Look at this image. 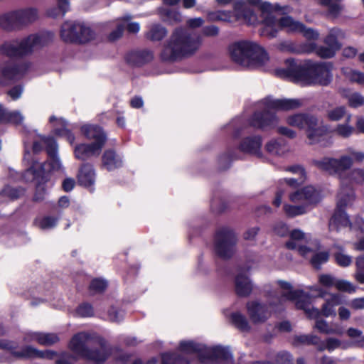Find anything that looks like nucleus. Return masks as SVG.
Here are the masks:
<instances>
[{"mask_svg":"<svg viewBox=\"0 0 364 364\" xmlns=\"http://www.w3.org/2000/svg\"><path fill=\"white\" fill-rule=\"evenodd\" d=\"M262 11L263 26L260 28V34L263 36L274 38L279 31L284 30L288 33H301L309 40H316L319 37L316 31L306 28L301 22L291 16L286 15L280 18L276 16V11L291 12L292 8L289 6L282 7L277 4H265L262 6Z\"/></svg>","mask_w":364,"mask_h":364,"instance_id":"obj_1","label":"nucleus"},{"mask_svg":"<svg viewBox=\"0 0 364 364\" xmlns=\"http://www.w3.org/2000/svg\"><path fill=\"white\" fill-rule=\"evenodd\" d=\"M331 70L332 65L328 63H316L306 61L297 63L288 59L283 68L275 70V75L301 85H327L332 80Z\"/></svg>","mask_w":364,"mask_h":364,"instance_id":"obj_2","label":"nucleus"},{"mask_svg":"<svg viewBox=\"0 0 364 364\" xmlns=\"http://www.w3.org/2000/svg\"><path fill=\"white\" fill-rule=\"evenodd\" d=\"M69 348L77 356L96 364L105 362L111 353V348L100 336L85 332L75 335Z\"/></svg>","mask_w":364,"mask_h":364,"instance_id":"obj_3","label":"nucleus"},{"mask_svg":"<svg viewBox=\"0 0 364 364\" xmlns=\"http://www.w3.org/2000/svg\"><path fill=\"white\" fill-rule=\"evenodd\" d=\"M43 146H46L48 156L49 169L45 167V164L38 163L33 156V154L28 150L29 148L27 145L25 147L23 160L30 165V167L26 170V174H32V179H34L41 173L49 171H60L63 168L62 163L58 156V144L53 138L35 134L32 146L33 153L37 154L41 151L43 149Z\"/></svg>","mask_w":364,"mask_h":364,"instance_id":"obj_4","label":"nucleus"},{"mask_svg":"<svg viewBox=\"0 0 364 364\" xmlns=\"http://www.w3.org/2000/svg\"><path fill=\"white\" fill-rule=\"evenodd\" d=\"M262 111H257L250 119V124L262 129H273L279 122V118L272 111H291L299 108L303 101L299 99H274L267 97L261 102Z\"/></svg>","mask_w":364,"mask_h":364,"instance_id":"obj_5","label":"nucleus"},{"mask_svg":"<svg viewBox=\"0 0 364 364\" xmlns=\"http://www.w3.org/2000/svg\"><path fill=\"white\" fill-rule=\"evenodd\" d=\"M279 285L282 289L283 297L293 301L297 309H303L310 318H317L321 314L326 317L335 316V307L341 303V296L338 294H333L331 298L323 304L321 311L311 307L309 304V296L304 291L294 290L291 285L287 282H279Z\"/></svg>","mask_w":364,"mask_h":364,"instance_id":"obj_6","label":"nucleus"},{"mask_svg":"<svg viewBox=\"0 0 364 364\" xmlns=\"http://www.w3.org/2000/svg\"><path fill=\"white\" fill-rule=\"evenodd\" d=\"M202 44L201 38L183 28L176 29L161 53L164 61H174L196 52Z\"/></svg>","mask_w":364,"mask_h":364,"instance_id":"obj_7","label":"nucleus"},{"mask_svg":"<svg viewBox=\"0 0 364 364\" xmlns=\"http://www.w3.org/2000/svg\"><path fill=\"white\" fill-rule=\"evenodd\" d=\"M229 53L237 64L250 68H260L269 60L267 53L260 46L252 41H240L231 45Z\"/></svg>","mask_w":364,"mask_h":364,"instance_id":"obj_8","label":"nucleus"},{"mask_svg":"<svg viewBox=\"0 0 364 364\" xmlns=\"http://www.w3.org/2000/svg\"><path fill=\"white\" fill-rule=\"evenodd\" d=\"M50 32L31 34L28 36L5 42L1 48V53L11 58H22L46 45L53 39Z\"/></svg>","mask_w":364,"mask_h":364,"instance_id":"obj_9","label":"nucleus"},{"mask_svg":"<svg viewBox=\"0 0 364 364\" xmlns=\"http://www.w3.org/2000/svg\"><path fill=\"white\" fill-rule=\"evenodd\" d=\"M247 3L250 5L257 6L260 11L259 18L255 12L247 6L246 3L239 1L235 4L233 11H220L213 14L210 16L212 20H220L233 21H239L250 25H255L260 23L261 27L263 26V14L262 6L265 4H269L262 0H247Z\"/></svg>","mask_w":364,"mask_h":364,"instance_id":"obj_10","label":"nucleus"},{"mask_svg":"<svg viewBox=\"0 0 364 364\" xmlns=\"http://www.w3.org/2000/svg\"><path fill=\"white\" fill-rule=\"evenodd\" d=\"M277 281L274 290L267 289L266 291L269 294L268 304H262L257 301H252L247 303L246 308L249 318L252 323L259 324L265 322L270 316L272 311H277L280 309L279 306H282L284 301H287L283 297L282 289L279 285Z\"/></svg>","mask_w":364,"mask_h":364,"instance_id":"obj_11","label":"nucleus"},{"mask_svg":"<svg viewBox=\"0 0 364 364\" xmlns=\"http://www.w3.org/2000/svg\"><path fill=\"white\" fill-rule=\"evenodd\" d=\"M286 122L288 125L299 129L306 128V138L309 144L326 145V137L328 128L326 126L319 125L318 119L316 117L304 113H296L288 116Z\"/></svg>","mask_w":364,"mask_h":364,"instance_id":"obj_12","label":"nucleus"},{"mask_svg":"<svg viewBox=\"0 0 364 364\" xmlns=\"http://www.w3.org/2000/svg\"><path fill=\"white\" fill-rule=\"evenodd\" d=\"M353 200V191L348 187H342L338 195V208L329 222V228L331 230L339 231L343 228L347 227L351 230H358L357 220L361 218L358 217L352 223L343 210L344 207L350 205Z\"/></svg>","mask_w":364,"mask_h":364,"instance_id":"obj_13","label":"nucleus"},{"mask_svg":"<svg viewBox=\"0 0 364 364\" xmlns=\"http://www.w3.org/2000/svg\"><path fill=\"white\" fill-rule=\"evenodd\" d=\"M321 196L320 191L311 186H306L289 194V200L293 203H303L304 204L284 205V211L289 217H296L306 213L308 206L316 204L320 201Z\"/></svg>","mask_w":364,"mask_h":364,"instance_id":"obj_14","label":"nucleus"},{"mask_svg":"<svg viewBox=\"0 0 364 364\" xmlns=\"http://www.w3.org/2000/svg\"><path fill=\"white\" fill-rule=\"evenodd\" d=\"M179 350L184 355H191L202 361L211 356L221 358H228V351L223 347L217 346L209 348L203 344L196 343L191 341H181L179 345Z\"/></svg>","mask_w":364,"mask_h":364,"instance_id":"obj_15","label":"nucleus"},{"mask_svg":"<svg viewBox=\"0 0 364 364\" xmlns=\"http://www.w3.org/2000/svg\"><path fill=\"white\" fill-rule=\"evenodd\" d=\"M15 343L6 340H0V354L8 350L18 358H42L55 360L58 358L57 352L51 350H38L32 346H26L21 351H15Z\"/></svg>","mask_w":364,"mask_h":364,"instance_id":"obj_16","label":"nucleus"},{"mask_svg":"<svg viewBox=\"0 0 364 364\" xmlns=\"http://www.w3.org/2000/svg\"><path fill=\"white\" fill-rule=\"evenodd\" d=\"M237 235L230 228H222L215 235V251L220 257H230L235 250Z\"/></svg>","mask_w":364,"mask_h":364,"instance_id":"obj_17","label":"nucleus"},{"mask_svg":"<svg viewBox=\"0 0 364 364\" xmlns=\"http://www.w3.org/2000/svg\"><path fill=\"white\" fill-rule=\"evenodd\" d=\"M313 164L318 168L327 171L330 174H339L351 168L353 159L345 154L339 159L326 157L316 159L313 161Z\"/></svg>","mask_w":364,"mask_h":364,"instance_id":"obj_18","label":"nucleus"},{"mask_svg":"<svg viewBox=\"0 0 364 364\" xmlns=\"http://www.w3.org/2000/svg\"><path fill=\"white\" fill-rule=\"evenodd\" d=\"M309 237L299 229L289 232V240L286 247L289 250H296L301 256L307 257L312 253V248L307 245Z\"/></svg>","mask_w":364,"mask_h":364,"instance_id":"obj_19","label":"nucleus"},{"mask_svg":"<svg viewBox=\"0 0 364 364\" xmlns=\"http://www.w3.org/2000/svg\"><path fill=\"white\" fill-rule=\"evenodd\" d=\"M82 134L90 140H93L92 144H98L103 147L106 142V136L102 129L96 125L86 124L81 127Z\"/></svg>","mask_w":364,"mask_h":364,"instance_id":"obj_20","label":"nucleus"},{"mask_svg":"<svg viewBox=\"0 0 364 364\" xmlns=\"http://www.w3.org/2000/svg\"><path fill=\"white\" fill-rule=\"evenodd\" d=\"M25 342H36L42 346H52L60 340L58 336L53 333L29 332L23 338Z\"/></svg>","mask_w":364,"mask_h":364,"instance_id":"obj_21","label":"nucleus"},{"mask_svg":"<svg viewBox=\"0 0 364 364\" xmlns=\"http://www.w3.org/2000/svg\"><path fill=\"white\" fill-rule=\"evenodd\" d=\"M102 147L94 144H80L74 149L75 157L80 160H86L93 156H98Z\"/></svg>","mask_w":364,"mask_h":364,"instance_id":"obj_22","label":"nucleus"},{"mask_svg":"<svg viewBox=\"0 0 364 364\" xmlns=\"http://www.w3.org/2000/svg\"><path fill=\"white\" fill-rule=\"evenodd\" d=\"M249 269L240 271L236 276L235 280V291L240 296H247L252 291L253 285L251 280L246 274Z\"/></svg>","mask_w":364,"mask_h":364,"instance_id":"obj_23","label":"nucleus"},{"mask_svg":"<svg viewBox=\"0 0 364 364\" xmlns=\"http://www.w3.org/2000/svg\"><path fill=\"white\" fill-rule=\"evenodd\" d=\"M265 150L269 154L277 156H284L291 151L289 144L282 139L269 141L265 144Z\"/></svg>","mask_w":364,"mask_h":364,"instance_id":"obj_24","label":"nucleus"},{"mask_svg":"<svg viewBox=\"0 0 364 364\" xmlns=\"http://www.w3.org/2000/svg\"><path fill=\"white\" fill-rule=\"evenodd\" d=\"M262 138L259 136L245 138L239 146V149L245 153L261 156Z\"/></svg>","mask_w":364,"mask_h":364,"instance_id":"obj_25","label":"nucleus"},{"mask_svg":"<svg viewBox=\"0 0 364 364\" xmlns=\"http://www.w3.org/2000/svg\"><path fill=\"white\" fill-rule=\"evenodd\" d=\"M49 122L53 124L54 132L56 134L65 137L70 144L74 142L75 137L74 134L65 127L66 124L63 119H57L54 116H52L50 117Z\"/></svg>","mask_w":364,"mask_h":364,"instance_id":"obj_26","label":"nucleus"},{"mask_svg":"<svg viewBox=\"0 0 364 364\" xmlns=\"http://www.w3.org/2000/svg\"><path fill=\"white\" fill-rule=\"evenodd\" d=\"M21 70L10 64H5L1 68L0 83L6 85L16 80L21 75Z\"/></svg>","mask_w":364,"mask_h":364,"instance_id":"obj_27","label":"nucleus"},{"mask_svg":"<svg viewBox=\"0 0 364 364\" xmlns=\"http://www.w3.org/2000/svg\"><path fill=\"white\" fill-rule=\"evenodd\" d=\"M78 23L67 21L64 23L60 29V37L63 41L67 43H75L76 41L77 29Z\"/></svg>","mask_w":364,"mask_h":364,"instance_id":"obj_28","label":"nucleus"},{"mask_svg":"<svg viewBox=\"0 0 364 364\" xmlns=\"http://www.w3.org/2000/svg\"><path fill=\"white\" fill-rule=\"evenodd\" d=\"M333 251V257L338 265L342 267H348L352 264V257L346 253L343 247L338 244H334Z\"/></svg>","mask_w":364,"mask_h":364,"instance_id":"obj_29","label":"nucleus"},{"mask_svg":"<svg viewBox=\"0 0 364 364\" xmlns=\"http://www.w3.org/2000/svg\"><path fill=\"white\" fill-rule=\"evenodd\" d=\"M341 95L347 100L348 105L353 108H357L364 105V96L357 92H352L348 89H341Z\"/></svg>","mask_w":364,"mask_h":364,"instance_id":"obj_30","label":"nucleus"},{"mask_svg":"<svg viewBox=\"0 0 364 364\" xmlns=\"http://www.w3.org/2000/svg\"><path fill=\"white\" fill-rule=\"evenodd\" d=\"M345 37V33L342 30L338 28H333L329 31L328 34L325 38L324 43L327 46H331L338 50L341 46L339 41Z\"/></svg>","mask_w":364,"mask_h":364,"instance_id":"obj_31","label":"nucleus"},{"mask_svg":"<svg viewBox=\"0 0 364 364\" xmlns=\"http://www.w3.org/2000/svg\"><path fill=\"white\" fill-rule=\"evenodd\" d=\"M121 158L113 151L107 150L102 156L103 166L108 171H112L122 166Z\"/></svg>","mask_w":364,"mask_h":364,"instance_id":"obj_32","label":"nucleus"},{"mask_svg":"<svg viewBox=\"0 0 364 364\" xmlns=\"http://www.w3.org/2000/svg\"><path fill=\"white\" fill-rule=\"evenodd\" d=\"M79 183L85 187H90L95 182V172L89 164L84 165L78 174Z\"/></svg>","mask_w":364,"mask_h":364,"instance_id":"obj_33","label":"nucleus"},{"mask_svg":"<svg viewBox=\"0 0 364 364\" xmlns=\"http://www.w3.org/2000/svg\"><path fill=\"white\" fill-rule=\"evenodd\" d=\"M16 16L18 25H26L37 19L38 12L36 9L30 8L16 11Z\"/></svg>","mask_w":364,"mask_h":364,"instance_id":"obj_34","label":"nucleus"},{"mask_svg":"<svg viewBox=\"0 0 364 364\" xmlns=\"http://www.w3.org/2000/svg\"><path fill=\"white\" fill-rule=\"evenodd\" d=\"M230 321L242 331H249L250 330V325L247 318L240 311L231 313L230 315Z\"/></svg>","mask_w":364,"mask_h":364,"instance_id":"obj_35","label":"nucleus"},{"mask_svg":"<svg viewBox=\"0 0 364 364\" xmlns=\"http://www.w3.org/2000/svg\"><path fill=\"white\" fill-rule=\"evenodd\" d=\"M303 51L307 53L315 51L316 53L321 58H330L334 56L337 50L328 46V47L321 46L319 48H316L314 43H311L303 49Z\"/></svg>","mask_w":364,"mask_h":364,"instance_id":"obj_36","label":"nucleus"},{"mask_svg":"<svg viewBox=\"0 0 364 364\" xmlns=\"http://www.w3.org/2000/svg\"><path fill=\"white\" fill-rule=\"evenodd\" d=\"M351 118L352 115L348 114L345 123L338 124L335 127L334 132L336 135L343 138H348L354 133L355 129L350 124Z\"/></svg>","mask_w":364,"mask_h":364,"instance_id":"obj_37","label":"nucleus"},{"mask_svg":"<svg viewBox=\"0 0 364 364\" xmlns=\"http://www.w3.org/2000/svg\"><path fill=\"white\" fill-rule=\"evenodd\" d=\"M314 328L317 329L320 333L325 334L342 335L343 333V328L341 327L338 326L332 327L323 319H317L316 321Z\"/></svg>","mask_w":364,"mask_h":364,"instance_id":"obj_38","label":"nucleus"},{"mask_svg":"<svg viewBox=\"0 0 364 364\" xmlns=\"http://www.w3.org/2000/svg\"><path fill=\"white\" fill-rule=\"evenodd\" d=\"M348 114H350L347 112L345 106H338L328 109L326 112V117L330 121L337 122L343 118L346 119Z\"/></svg>","mask_w":364,"mask_h":364,"instance_id":"obj_39","label":"nucleus"},{"mask_svg":"<svg viewBox=\"0 0 364 364\" xmlns=\"http://www.w3.org/2000/svg\"><path fill=\"white\" fill-rule=\"evenodd\" d=\"M342 73L350 81L364 85V73L350 68H343Z\"/></svg>","mask_w":364,"mask_h":364,"instance_id":"obj_40","label":"nucleus"},{"mask_svg":"<svg viewBox=\"0 0 364 364\" xmlns=\"http://www.w3.org/2000/svg\"><path fill=\"white\" fill-rule=\"evenodd\" d=\"M182 361L180 359H176L174 353H165L161 355V362L159 363L158 360L153 358L144 364H181ZM132 364H143L140 360H136Z\"/></svg>","mask_w":364,"mask_h":364,"instance_id":"obj_41","label":"nucleus"},{"mask_svg":"<svg viewBox=\"0 0 364 364\" xmlns=\"http://www.w3.org/2000/svg\"><path fill=\"white\" fill-rule=\"evenodd\" d=\"M341 0H319L321 5L326 6L328 13L334 16H338L343 11V6L340 4Z\"/></svg>","mask_w":364,"mask_h":364,"instance_id":"obj_42","label":"nucleus"},{"mask_svg":"<svg viewBox=\"0 0 364 364\" xmlns=\"http://www.w3.org/2000/svg\"><path fill=\"white\" fill-rule=\"evenodd\" d=\"M77 29H78V32L75 43H84L92 39L94 34L89 27L78 23Z\"/></svg>","mask_w":364,"mask_h":364,"instance_id":"obj_43","label":"nucleus"},{"mask_svg":"<svg viewBox=\"0 0 364 364\" xmlns=\"http://www.w3.org/2000/svg\"><path fill=\"white\" fill-rule=\"evenodd\" d=\"M58 6L50 9L48 11L49 16L57 18L61 17L69 10L70 6L68 0H57Z\"/></svg>","mask_w":364,"mask_h":364,"instance_id":"obj_44","label":"nucleus"},{"mask_svg":"<svg viewBox=\"0 0 364 364\" xmlns=\"http://www.w3.org/2000/svg\"><path fill=\"white\" fill-rule=\"evenodd\" d=\"M15 26H18L17 23L16 11L4 14L0 16V26L4 29H11Z\"/></svg>","mask_w":364,"mask_h":364,"instance_id":"obj_45","label":"nucleus"},{"mask_svg":"<svg viewBox=\"0 0 364 364\" xmlns=\"http://www.w3.org/2000/svg\"><path fill=\"white\" fill-rule=\"evenodd\" d=\"M166 34L167 31L165 28L158 24H154L150 27L146 36L151 41H161Z\"/></svg>","mask_w":364,"mask_h":364,"instance_id":"obj_46","label":"nucleus"},{"mask_svg":"<svg viewBox=\"0 0 364 364\" xmlns=\"http://www.w3.org/2000/svg\"><path fill=\"white\" fill-rule=\"evenodd\" d=\"M58 219L51 216H46L36 218L34 221L35 225L41 230H49L54 228L57 224Z\"/></svg>","mask_w":364,"mask_h":364,"instance_id":"obj_47","label":"nucleus"},{"mask_svg":"<svg viewBox=\"0 0 364 364\" xmlns=\"http://www.w3.org/2000/svg\"><path fill=\"white\" fill-rule=\"evenodd\" d=\"M355 279L360 284H364V255H360L355 259Z\"/></svg>","mask_w":364,"mask_h":364,"instance_id":"obj_48","label":"nucleus"},{"mask_svg":"<svg viewBox=\"0 0 364 364\" xmlns=\"http://www.w3.org/2000/svg\"><path fill=\"white\" fill-rule=\"evenodd\" d=\"M311 262L312 265L316 268H319V267L326 262L329 257V254L328 252H321L316 254H313V252L309 256H311Z\"/></svg>","mask_w":364,"mask_h":364,"instance_id":"obj_49","label":"nucleus"},{"mask_svg":"<svg viewBox=\"0 0 364 364\" xmlns=\"http://www.w3.org/2000/svg\"><path fill=\"white\" fill-rule=\"evenodd\" d=\"M335 288L341 291L354 293L356 291V287L349 281L345 279H336Z\"/></svg>","mask_w":364,"mask_h":364,"instance_id":"obj_50","label":"nucleus"},{"mask_svg":"<svg viewBox=\"0 0 364 364\" xmlns=\"http://www.w3.org/2000/svg\"><path fill=\"white\" fill-rule=\"evenodd\" d=\"M23 119L24 117L19 111H7L4 123H11L19 125L22 124Z\"/></svg>","mask_w":364,"mask_h":364,"instance_id":"obj_51","label":"nucleus"},{"mask_svg":"<svg viewBox=\"0 0 364 364\" xmlns=\"http://www.w3.org/2000/svg\"><path fill=\"white\" fill-rule=\"evenodd\" d=\"M341 345V342L340 340L334 338H329L326 339L325 343H322L318 348L321 350L327 349L329 351H332L336 348H338Z\"/></svg>","mask_w":364,"mask_h":364,"instance_id":"obj_52","label":"nucleus"},{"mask_svg":"<svg viewBox=\"0 0 364 364\" xmlns=\"http://www.w3.org/2000/svg\"><path fill=\"white\" fill-rule=\"evenodd\" d=\"M295 341L298 343L307 345H318L320 343V338L316 335H301L296 337Z\"/></svg>","mask_w":364,"mask_h":364,"instance_id":"obj_53","label":"nucleus"},{"mask_svg":"<svg viewBox=\"0 0 364 364\" xmlns=\"http://www.w3.org/2000/svg\"><path fill=\"white\" fill-rule=\"evenodd\" d=\"M131 19L132 17L130 16H125L121 18L122 23L124 25V28L127 27L129 33H136L140 30V26L136 22L131 21Z\"/></svg>","mask_w":364,"mask_h":364,"instance_id":"obj_54","label":"nucleus"},{"mask_svg":"<svg viewBox=\"0 0 364 364\" xmlns=\"http://www.w3.org/2000/svg\"><path fill=\"white\" fill-rule=\"evenodd\" d=\"M336 279L331 274H323L318 276V283L325 288L335 287Z\"/></svg>","mask_w":364,"mask_h":364,"instance_id":"obj_55","label":"nucleus"},{"mask_svg":"<svg viewBox=\"0 0 364 364\" xmlns=\"http://www.w3.org/2000/svg\"><path fill=\"white\" fill-rule=\"evenodd\" d=\"M347 335L355 341V343L359 346H364V336H362V331L354 328H350L347 330Z\"/></svg>","mask_w":364,"mask_h":364,"instance_id":"obj_56","label":"nucleus"},{"mask_svg":"<svg viewBox=\"0 0 364 364\" xmlns=\"http://www.w3.org/2000/svg\"><path fill=\"white\" fill-rule=\"evenodd\" d=\"M23 193V190L17 189V188H12V187H10V186L5 187L2 190V191H1V194L4 196H6V197L9 198L11 200L18 198Z\"/></svg>","mask_w":364,"mask_h":364,"instance_id":"obj_57","label":"nucleus"},{"mask_svg":"<svg viewBox=\"0 0 364 364\" xmlns=\"http://www.w3.org/2000/svg\"><path fill=\"white\" fill-rule=\"evenodd\" d=\"M74 355H70L67 353H63L60 355H58V358L56 359V364H75L76 360L78 356H77L74 353Z\"/></svg>","mask_w":364,"mask_h":364,"instance_id":"obj_58","label":"nucleus"},{"mask_svg":"<svg viewBox=\"0 0 364 364\" xmlns=\"http://www.w3.org/2000/svg\"><path fill=\"white\" fill-rule=\"evenodd\" d=\"M107 287V282L101 279H95L92 280L90 289L94 293L101 292Z\"/></svg>","mask_w":364,"mask_h":364,"instance_id":"obj_59","label":"nucleus"},{"mask_svg":"<svg viewBox=\"0 0 364 364\" xmlns=\"http://www.w3.org/2000/svg\"><path fill=\"white\" fill-rule=\"evenodd\" d=\"M286 171L298 175L300 182H304L306 178V171L304 167L300 165H293L289 166L286 168Z\"/></svg>","mask_w":364,"mask_h":364,"instance_id":"obj_60","label":"nucleus"},{"mask_svg":"<svg viewBox=\"0 0 364 364\" xmlns=\"http://www.w3.org/2000/svg\"><path fill=\"white\" fill-rule=\"evenodd\" d=\"M124 30V25L122 23L121 19H119L117 23V28L109 35V39L110 41H116L119 39L123 34Z\"/></svg>","mask_w":364,"mask_h":364,"instance_id":"obj_61","label":"nucleus"},{"mask_svg":"<svg viewBox=\"0 0 364 364\" xmlns=\"http://www.w3.org/2000/svg\"><path fill=\"white\" fill-rule=\"evenodd\" d=\"M77 314L82 317L91 316L93 314V309L91 305L83 304L77 308Z\"/></svg>","mask_w":364,"mask_h":364,"instance_id":"obj_62","label":"nucleus"},{"mask_svg":"<svg viewBox=\"0 0 364 364\" xmlns=\"http://www.w3.org/2000/svg\"><path fill=\"white\" fill-rule=\"evenodd\" d=\"M124 317V313L121 310L112 307L108 311V318L111 321L119 322Z\"/></svg>","mask_w":364,"mask_h":364,"instance_id":"obj_63","label":"nucleus"},{"mask_svg":"<svg viewBox=\"0 0 364 364\" xmlns=\"http://www.w3.org/2000/svg\"><path fill=\"white\" fill-rule=\"evenodd\" d=\"M277 131L278 134L290 139H294L296 136V132L294 130L284 126L278 127Z\"/></svg>","mask_w":364,"mask_h":364,"instance_id":"obj_64","label":"nucleus"}]
</instances>
